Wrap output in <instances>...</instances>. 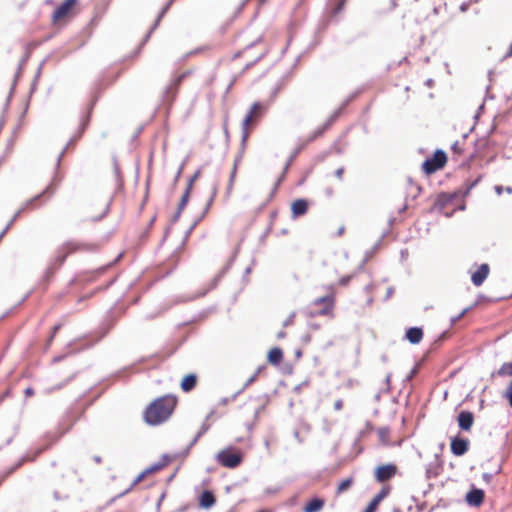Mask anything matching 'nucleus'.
Returning a JSON list of instances; mask_svg holds the SVG:
<instances>
[{"instance_id":"36","label":"nucleus","mask_w":512,"mask_h":512,"mask_svg":"<svg viewBox=\"0 0 512 512\" xmlns=\"http://www.w3.org/2000/svg\"><path fill=\"white\" fill-rule=\"evenodd\" d=\"M345 2H346V0H340V1L338 2L337 6H336V8H335V10H334V13H335V14H336V13H339V12L343 9V7H344V5H345Z\"/></svg>"},{"instance_id":"42","label":"nucleus","mask_w":512,"mask_h":512,"mask_svg":"<svg viewBox=\"0 0 512 512\" xmlns=\"http://www.w3.org/2000/svg\"><path fill=\"white\" fill-rule=\"evenodd\" d=\"M495 191H496V193H497L498 195H500V194L502 193V191H503V188H502L501 186H496V187H495Z\"/></svg>"},{"instance_id":"51","label":"nucleus","mask_w":512,"mask_h":512,"mask_svg":"<svg viewBox=\"0 0 512 512\" xmlns=\"http://www.w3.org/2000/svg\"><path fill=\"white\" fill-rule=\"evenodd\" d=\"M511 51H512V43H511Z\"/></svg>"},{"instance_id":"26","label":"nucleus","mask_w":512,"mask_h":512,"mask_svg":"<svg viewBox=\"0 0 512 512\" xmlns=\"http://www.w3.org/2000/svg\"><path fill=\"white\" fill-rule=\"evenodd\" d=\"M353 483H354V479L352 477L342 480L337 486L336 494L340 495V494L344 493L353 485Z\"/></svg>"},{"instance_id":"21","label":"nucleus","mask_w":512,"mask_h":512,"mask_svg":"<svg viewBox=\"0 0 512 512\" xmlns=\"http://www.w3.org/2000/svg\"><path fill=\"white\" fill-rule=\"evenodd\" d=\"M283 360V351L279 347L272 348L267 355V361L274 365L278 366Z\"/></svg>"},{"instance_id":"27","label":"nucleus","mask_w":512,"mask_h":512,"mask_svg":"<svg viewBox=\"0 0 512 512\" xmlns=\"http://www.w3.org/2000/svg\"><path fill=\"white\" fill-rule=\"evenodd\" d=\"M166 465H167V462H165V461L155 463L154 465L146 468L145 471L148 475H150V474L157 473V472L161 471Z\"/></svg>"},{"instance_id":"46","label":"nucleus","mask_w":512,"mask_h":512,"mask_svg":"<svg viewBox=\"0 0 512 512\" xmlns=\"http://www.w3.org/2000/svg\"><path fill=\"white\" fill-rule=\"evenodd\" d=\"M506 192H508V193H512V188L507 187V188H506Z\"/></svg>"},{"instance_id":"38","label":"nucleus","mask_w":512,"mask_h":512,"mask_svg":"<svg viewBox=\"0 0 512 512\" xmlns=\"http://www.w3.org/2000/svg\"><path fill=\"white\" fill-rule=\"evenodd\" d=\"M343 174H344V168L343 167H340L338 168L336 171H335V176L341 180L342 177H343Z\"/></svg>"},{"instance_id":"1","label":"nucleus","mask_w":512,"mask_h":512,"mask_svg":"<svg viewBox=\"0 0 512 512\" xmlns=\"http://www.w3.org/2000/svg\"><path fill=\"white\" fill-rule=\"evenodd\" d=\"M177 405V398L172 395H164L152 401L144 410V421L152 426L166 422L173 414Z\"/></svg>"},{"instance_id":"20","label":"nucleus","mask_w":512,"mask_h":512,"mask_svg":"<svg viewBox=\"0 0 512 512\" xmlns=\"http://www.w3.org/2000/svg\"><path fill=\"white\" fill-rule=\"evenodd\" d=\"M215 502L216 498L214 494L209 490H205L204 492H202V494L199 497V506L204 509L211 508L215 504Z\"/></svg>"},{"instance_id":"8","label":"nucleus","mask_w":512,"mask_h":512,"mask_svg":"<svg viewBox=\"0 0 512 512\" xmlns=\"http://www.w3.org/2000/svg\"><path fill=\"white\" fill-rule=\"evenodd\" d=\"M55 191H56V184L54 182H52L44 189L43 192H41L40 194H38L35 197L26 201L25 204L23 205L22 210L23 211L34 210V209L40 207L43 203H46L47 201H49L52 198Z\"/></svg>"},{"instance_id":"11","label":"nucleus","mask_w":512,"mask_h":512,"mask_svg":"<svg viewBox=\"0 0 512 512\" xmlns=\"http://www.w3.org/2000/svg\"><path fill=\"white\" fill-rule=\"evenodd\" d=\"M448 207V195L445 193H440L436 196L433 205L431 206V212L435 214H443L448 215L447 212Z\"/></svg>"},{"instance_id":"33","label":"nucleus","mask_w":512,"mask_h":512,"mask_svg":"<svg viewBox=\"0 0 512 512\" xmlns=\"http://www.w3.org/2000/svg\"><path fill=\"white\" fill-rule=\"evenodd\" d=\"M175 0H169V2L164 6V8L162 9L161 13L159 14V17H158V21H160V19L162 18V16L168 12V10L170 9V7L172 6L173 2Z\"/></svg>"},{"instance_id":"31","label":"nucleus","mask_w":512,"mask_h":512,"mask_svg":"<svg viewBox=\"0 0 512 512\" xmlns=\"http://www.w3.org/2000/svg\"><path fill=\"white\" fill-rule=\"evenodd\" d=\"M504 396L509 401V404L512 407V381L508 385V387H507V389H506V391L504 393Z\"/></svg>"},{"instance_id":"13","label":"nucleus","mask_w":512,"mask_h":512,"mask_svg":"<svg viewBox=\"0 0 512 512\" xmlns=\"http://www.w3.org/2000/svg\"><path fill=\"white\" fill-rule=\"evenodd\" d=\"M453 454L457 456L463 455L469 448V440L466 438L455 437L450 443Z\"/></svg>"},{"instance_id":"15","label":"nucleus","mask_w":512,"mask_h":512,"mask_svg":"<svg viewBox=\"0 0 512 512\" xmlns=\"http://www.w3.org/2000/svg\"><path fill=\"white\" fill-rule=\"evenodd\" d=\"M241 162H242V155H238L234 159L233 167H232V170H231V173H230V176H229V181H228V185H227V188H226V195L227 196H230L232 191H233V189H234V184H235V180H236V176H237L238 167L241 164Z\"/></svg>"},{"instance_id":"34","label":"nucleus","mask_w":512,"mask_h":512,"mask_svg":"<svg viewBox=\"0 0 512 512\" xmlns=\"http://www.w3.org/2000/svg\"><path fill=\"white\" fill-rule=\"evenodd\" d=\"M352 279V275L343 276L339 279L338 284L340 286H346L350 280Z\"/></svg>"},{"instance_id":"25","label":"nucleus","mask_w":512,"mask_h":512,"mask_svg":"<svg viewBox=\"0 0 512 512\" xmlns=\"http://www.w3.org/2000/svg\"><path fill=\"white\" fill-rule=\"evenodd\" d=\"M191 188H192V182L189 183L188 187L186 188L184 194L182 195V197L180 199V202L178 205V210H177V216H179V214L184 210V208L189 200Z\"/></svg>"},{"instance_id":"49","label":"nucleus","mask_w":512,"mask_h":512,"mask_svg":"<svg viewBox=\"0 0 512 512\" xmlns=\"http://www.w3.org/2000/svg\"><path fill=\"white\" fill-rule=\"evenodd\" d=\"M107 211H108V206L106 205V207H105V211H104L103 215H104V214H106V213H107Z\"/></svg>"},{"instance_id":"3","label":"nucleus","mask_w":512,"mask_h":512,"mask_svg":"<svg viewBox=\"0 0 512 512\" xmlns=\"http://www.w3.org/2000/svg\"><path fill=\"white\" fill-rule=\"evenodd\" d=\"M216 461L225 468L233 469L243 462V454L238 448L229 446L217 453Z\"/></svg>"},{"instance_id":"45","label":"nucleus","mask_w":512,"mask_h":512,"mask_svg":"<svg viewBox=\"0 0 512 512\" xmlns=\"http://www.w3.org/2000/svg\"><path fill=\"white\" fill-rule=\"evenodd\" d=\"M295 356L296 358H300L302 356V351L301 350H297L296 353H295Z\"/></svg>"},{"instance_id":"6","label":"nucleus","mask_w":512,"mask_h":512,"mask_svg":"<svg viewBox=\"0 0 512 512\" xmlns=\"http://www.w3.org/2000/svg\"><path fill=\"white\" fill-rule=\"evenodd\" d=\"M331 292L323 297H319L313 301V306L317 309L316 313L320 316H334L335 308V291L333 287H330Z\"/></svg>"},{"instance_id":"41","label":"nucleus","mask_w":512,"mask_h":512,"mask_svg":"<svg viewBox=\"0 0 512 512\" xmlns=\"http://www.w3.org/2000/svg\"><path fill=\"white\" fill-rule=\"evenodd\" d=\"M203 50H204V49H202V48H198V49H196V50H195V51H193V52H189L187 55H188V56H190V55H193V54H196V53H200V52H202Z\"/></svg>"},{"instance_id":"29","label":"nucleus","mask_w":512,"mask_h":512,"mask_svg":"<svg viewBox=\"0 0 512 512\" xmlns=\"http://www.w3.org/2000/svg\"><path fill=\"white\" fill-rule=\"evenodd\" d=\"M501 375H512V363H505L499 370Z\"/></svg>"},{"instance_id":"37","label":"nucleus","mask_w":512,"mask_h":512,"mask_svg":"<svg viewBox=\"0 0 512 512\" xmlns=\"http://www.w3.org/2000/svg\"><path fill=\"white\" fill-rule=\"evenodd\" d=\"M345 231H346L345 226H344V225H341V226L337 229V231H336V233H335V236H336V237H341V236H343V235L345 234Z\"/></svg>"},{"instance_id":"23","label":"nucleus","mask_w":512,"mask_h":512,"mask_svg":"<svg viewBox=\"0 0 512 512\" xmlns=\"http://www.w3.org/2000/svg\"><path fill=\"white\" fill-rule=\"evenodd\" d=\"M197 384V376L195 374L186 375L181 382V389L184 392H190Z\"/></svg>"},{"instance_id":"39","label":"nucleus","mask_w":512,"mask_h":512,"mask_svg":"<svg viewBox=\"0 0 512 512\" xmlns=\"http://www.w3.org/2000/svg\"><path fill=\"white\" fill-rule=\"evenodd\" d=\"M334 408H335V410H341L343 408V401L340 399L335 401Z\"/></svg>"},{"instance_id":"18","label":"nucleus","mask_w":512,"mask_h":512,"mask_svg":"<svg viewBox=\"0 0 512 512\" xmlns=\"http://www.w3.org/2000/svg\"><path fill=\"white\" fill-rule=\"evenodd\" d=\"M484 499V492L481 489H473L466 495V501L472 506H479Z\"/></svg>"},{"instance_id":"30","label":"nucleus","mask_w":512,"mask_h":512,"mask_svg":"<svg viewBox=\"0 0 512 512\" xmlns=\"http://www.w3.org/2000/svg\"><path fill=\"white\" fill-rule=\"evenodd\" d=\"M148 474L146 473V471H142L135 479L134 481L132 482V487L138 485L140 482H142L144 480L145 477H147Z\"/></svg>"},{"instance_id":"47","label":"nucleus","mask_w":512,"mask_h":512,"mask_svg":"<svg viewBox=\"0 0 512 512\" xmlns=\"http://www.w3.org/2000/svg\"><path fill=\"white\" fill-rule=\"evenodd\" d=\"M95 461H96L97 463H100V462H101V458H100V457H96V458H95Z\"/></svg>"},{"instance_id":"32","label":"nucleus","mask_w":512,"mask_h":512,"mask_svg":"<svg viewBox=\"0 0 512 512\" xmlns=\"http://www.w3.org/2000/svg\"><path fill=\"white\" fill-rule=\"evenodd\" d=\"M61 327H62V324H60V323L53 326L50 337H49V342H51L54 339V337L56 336L58 331L61 329Z\"/></svg>"},{"instance_id":"16","label":"nucleus","mask_w":512,"mask_h":512,"mask_svg":"<svg viewBox=\"0 0 512 512\" xmlns=\"http://www.w3.org/2000/svg\"><path fill=\"white\" fill-rule=\"evenodd\" d=\"M457 422L462 430H469L474 422L473 414L469 411H462L457 417Z\"/></svg>"},{"instance_id":"7","label":"nucleus","mask_w":512,"mask_h":512,"mask_svg":"<svg viewBox=\"0 0 512 512\" xmlns=\"http://www.w3.org/2000/svg\"><path fill=\"white\" fill-rule=\"evenodd\" d=\"M447 162L446 153L443 150H437L432 157L427 158L422 164V170L426 175H431L442 169Z\"/></svg>"},{"instance_id":"40","label":"nucleus","mask_w":512,"mask_h":512,"mask_svg":"<svg viewBox=\"0 0 512 512\" xmlns=\"http://www.w3.org/2000/svg\"><path fill=\"white\" fill-rule=\"evenodd\" d=\"M216 194H217V187H214L208 205H210L213 202L214 198L216 197Z\"/></svg>"},{"instance_id":"10","label":"nucleus","mask_w":512,"mask_h":512,"mask_svg":"<svg viewBox=\"0 0 512 512\" xmlns=\"http://www.w3.org/2000/svg\"><path fill=\"white\" fill-rule=\"evenodd\" d=\"M390 491V485H384L380 489V491L373 497V499L370 501V503L363 512H375L379 504L382 502V500L385 499L390 494Z\"/></svg>"},{"instance_id":"22","label":"nucleus","mask_w":512,"mask_h":512,"mask_svg":"<svg viewBox=\"0 0 512 512\" xmlns=\"http://www.w3.org/2000/svg\"><path fill=\"white\" fill-rule=\"evenodd\" d=\"M406 338L412 344L419 343L423 338V331L418 327H411L406 331Z\"/></svg>"},{"instance_id":"2","label":"nucleus","mask_w":512,"mask_h":512,"mask_svg":"<svg viewBox=\"0 0 512 512\" xmlns=\"http://www.w3.org/2000/svg\"><path fill=\"white\" fill-rule=\"evenodd\" d=\"M94 249H96V246L94 244L77 241H67L64 244H62L56 251L54 257V265L56 267H60L65 262L69 255L77 252L92 251Z\"/></svg>"},{"instance_id":"14","label":"nucleus","mask_w":512,"mask_h":512,"mask_svg":"<svg viewBox=\"0 0 512 512\" xmlns=\"http://www.w3.org/2000/svg\"><path fill=\"white\" fill-rule=\"evenodd\" d=\"M489 274V266L487 264L479 265L475 271L471 272L472 282L476 286H480Z\"/></svg>"},{"instance_id":"4","label":"nucleus","mask_w":512,"mask_h":512,"mask_svg":"<svg viewBox=\"0 0 512 512\" xmlns=\"http://www.w3.org/2000/svg\"><path fill=\"white\" fill-rule=\"evenodd\" d=\"M266 110L267 106L261 102H255L252 104L242 123L244 137H247L250 134L251 130L264 115Z\"/></svg>"},{"instance_id":"12","label":"nucleus","mask_w":512,"mask_h":512,"mask_svg":"<svg viewBox=\"0 0 512 512\" xmlns=\"http://www.w3.org/2000/svg\"><path fill=\"white\" fill-rule=\"evenodd\" d=\"M309 203L306 199H296L291 204L292 218H298L308 212Z\"/></svg>"},{"instance_id":"48","label":"nucleus","mask_w":512,"mask_h":512,"mask_svg":"<svg viewBox=\"0 0 512 512\" xmlns=\"http://www.w3.org/2000/svg\"><path fill=\"white\" fill-rule=\"evenodd\" d=\"M464 312H465V310H464V311H462V312L458 315L457 319H459L460 317H462V315H463V313H464Z\"/></svg>"},{"instance_id":"17","label":"nucleus","mask_w":512,"mask_h":512,"mask_svg":"<svg viewBox=\"0 0 512 512\" xmlns=\"http://www.w3.org/2000/svg\"><path fill=\"white\" fill-rule=\"evenodd\" d=\"M324 505V499L314 497L305 504L303 507V512H320L324 508Z\"/></svg>"},{"instance_id":"9","label":"nucleus","mask_w":512,"mask_h":512,"mask_svg":"<svg viewBox=\"0 0 512 512\" xmlns=\"http://www.w3.org/2000/svg\"><path fill=\"white\" fill-rule=\"evenodd\" d=\"M398 473L396 464L388 463L380 465L374 470V478L378 483H385L394 478Z\"/></svg>"},{"instance_id":"43","label":"nucleus","mask_w":512,"mask_h":512,"mask_svg":"<svg viewBox=\"0 0 512 512\" xmlns=\"http://www.w3.org/2000/svg\"><path fill=\"white\" fill-rule=\"evenodd\" d=\"M25 393H26V395L30 396V395H32V394H33V389H32V388H27V389L25 390Z\"/></svg>"},{"instance_id":"35","label":"nucleus","mask_w":512,"mask_h":512,"mask_svg":"<svg viewBox=\"0 0 512 512\" xmlns=\"http://www.w3.org/2000/svg\"><path fill=\"white\" fill-rule=\"evenodd\" d=\"M444 463H445L444 459H441V460H440V462H439V464H438V467H437V468H440V470H441V471H443ZM429 473H430V474H432V473H433V474L436 476V475H438V473H439V472H438V469H436L435 471H433V468H432V466H431V467H430V469H429Z\"/></svg>"},{"instance_id":"50","label":"nucleus","mask_w":512,"mask_h":512,"mask_svg":"<svg viewBox=\"0 0 512 512\" xmlns=\"http://www.w3.org/2000/svg\"><path fill=\"white\" fill-rule=\"evenodd\" d=\"M444 449V443L441 444V451Z\"/></svg>"},{"instance_id":"19","label":"nucleus","mask_w":512,"mask_h":512,"mask_svg":"<svg viewBox=\"0 0 512 512\" xmlns=\"http://www.w3.org/2000/svg\"><path fill=\"white\" fill-rule=\"evenodd\" d=\"M329 128V123L324 124L323 126L317 128L312 135H310L307 139L303 141L301 145L297 148V152L301 151L306 145L313 142L317 138L321 137L325 131Z\"/></svg>"},{"instance_id":"5","label":"nucleus","mask_w":512,"mask_h":512,"mask_svg":"<svg viewBox=\"0 0 512 512\" xmlns=\"http://www.w3.org/2000/svg\"><path fill=\"white\" fill-rule=\"evenodd\" d=\"M78 0H65L53 12L51 21L53 25H60L66 23L74 14L75 7Z\"/></svg>"},{"instance_id":"28","label":"nucleus","mask_w":512,"mask_h":512,"mask_svg":"<svg viewBox=\"0 0 512 512\" xmlns=\"http://www.w3.org/2000/svg\"><path fill=\"white\" fill-rule=\"evenodd\" d=\"M378 435H379V437H380V439H381L382 443H384V444L388 443V441H389V435H390V430H389V428H387V427L380 428V429L378 430Z\"/></svg>"},{"instance_id":"44","label":"nucleus","mask_w":512,"mask_h":512,"mask_svg":"<svg viewBox=\"0 0 512 512\" xmlns=\"http://www.w3.org/2000/svg\"><path fill=\"white\" fill-rule=\"evenodd\" d=\"M106 271V267H102L97 270L98 275L103 274Z\"/></svg>"},{"instance_id":"24","label":"nucleus","mask_w":512,"mask_h":512,"mask_svg":"<svg viewBox=\"0 0 512 512\" xmlns=\"http://www.w3.org/2000/svg\"><path fill=\"white\" fill-rule=\"evenodd\" d=\"M193 73L191 69L185 70L177 75L174 76L171 86L168 88V91L171 89H174L175 91L178 89V87L181 85L183 80L190 76Z\"/></svg>"}]
</instances>
